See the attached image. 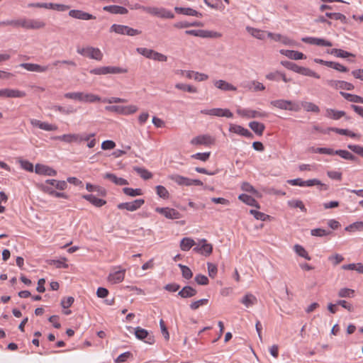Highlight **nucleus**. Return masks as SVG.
<instances>
[{
	"mask_svg": "<svg viewBox=\"0 0 363 363\" xmlns=\"http://www.w3.org/2000/svg\"><path fill=\"white\" fill-rule=\"evenodd\" d=\"M95 136L94 133L91 134H65L60 136H57L55 139L71 143H80L83 141H88L90 138Z\"/></svg>",
	"mask_w": 363,
	"mask_h": 363,
	"instance_id": "nucleus-1",
	"label": "nucleus"
},
{
	"mask_svg": "<svg viewBox=\"0 0 363 363\" xmlns=\"http://www.w3.org/2000/svg\"><path fill=\"white\" fill-rule=\"evenodd\" d=\"M91 74H96V75H105L108 74H123L127 73L128 69L125 68H122L120 67L116 66H106V67H101L98 68L92 69L89 71Z\"/></svg>",
	"mask_w": 363,
	"mask_h": 363,
	"instance_id": "nucleus-2",
	"label": "nucleus"
},
{
	"mask_svg": "<svg viewBox=\"0 0 363 363\" xmlns=\"http://www.w3.org/2000/svg\"><path fill=\"white\" fill-rule=\"evenodd\" d=\"M110 32H114L121 35H127L129 36H135L140 35L141 30L134 29L127 26L113 24L110 28Z\"/></svg>",
	"mask_w": 363,
	"mask_h": 363,
	"instance_id": "nucleus-3",
	"label": "nucleus"
},
{
	"mask_svg": "<svg viewBox=\"0 0 363 363\" xmlns=\"http://www.w3.org/2000/svg\"><path fill=\"white\" fill-rule=\"evenodd\" d=\"M77 52L82 55L99 61L101 60L103 57V54L99 48L89 46L86 48H78Z\"/></svg>",
	"mask_w": 363,
	"mask_h": 363,
	"instance_id": "nucleus-4",
	"label": "nucleus"
},
{
	"mask_svg": "<svg viewBox=\"0 0 363 363\" xmlns=\"http://www.w3.org/2000/svg\"><path fill=\"white\" fill-rule=\"evenodd\" d=\"M271 105L281 110L298 111L300 109L298 104L289 100L278 99L272 101Z\"/></svg>",
	"mask_w": 363,
	"mask_h": 363,
	"instance_id": "nucleus-5",
	"label": "nucleus"
},
{
	"mask_svg": "<svg viewBox=\"0 0 363 363\" xmlns=\"http://www.w3.org/2000/svg\"><path fill=\"white\" fill-rule=\"evenodd\" d=\"M237 113L243 117L247 118H264L268 116V113L260 109L252 110L250 108L238 109Z\"/></svg>",
	"mask_w": 363,
	"mask_h": 363,
	"instance_id": "nucleus-6",
	"label": "nucleus"
},
{
	"mask_svg": "<svg viewBox=\"0 0 363 363\" xmlns=\"http://www.w3.org/2000/svg\"><path fill=\"white\" fill-rule=\"evenodd\" d=\"M143 11L162 18H174V14L164 8L150 7L143 8Z\"/></svg>",
	"mask_w": 363,
	"mask_h": 363,
	"instance_id": "nucleus-7",
	"label": "nucleus"
},
{
	"mask_svg": "<svg viewBox=\"0 0 363 363\" xmlns=\"http://www.w3.org/2000/svg\"><path fill=\"white\" fill-rule=\"evenodd\" d=\"M105 109L108 111L116 112L118 113L128 115L131 114L137 111L138 108L136 106H107Z\"/></svg>",
	"mask_w": 363,
	"mask_h": 363,
	"instance_id": "nucleus-8",
	"label": "nucleus"
},
{
	"mask_svg": "<svg viewBox=\"0 0 363 363\" xmlns=\"http://www.w3.org/2000/svg\"><path fill=\"white\" fill-rule=\"evenodd\" d=\"M135 335L138 340H143L149 345H152L155 342L154 335L140 327L135 328Z\"/></svg>",
	"mask_w": 363,
	"mask_h": 363,
	"instance_id": "nucleus-9",
	"label": "nucleus"
},
{
	"mask_svg": "<svg viewBox=\"0 0 363 363\" xmlns=\"http://www.w3.org/2000/svg\"><path fill=\"white\" fill-rule=\"evenodd\" d=\"M144 203V199H139L131 202L121 203L118 204L117 208L121 210L125 209L129 211H134L140 208Z\"/></svg>",
	"mask_w": 363,
	"mask_h": 363,
	"instance_id": "nucleus-10",
	"label": "nucleus"
},
{
	"mask_svg": "<svg viewBox=\"0 0 363 363\" xmlns=\"http://www.w3.org/2000/svg\"><path fill=\"white\" fill-rule=\"evenodd\" d=\"M155 211L163 215L164 217L169 219H178L181 217V214L178 211L168 207H157L155 208Z\"/></svg>",
	"mask_w": 363,
	"mask_h": 363,
	"instance_id": "nucleus-11",
	"label": "nucleus"
},
{
	"mask_svg": "<svg viewBox=\"0 0 363 363\" xmlns=\"http://www.w3.org/2000/svg\"><path fill=\"white\" fill-rule=\"evenodd\" d=\"M69 16L72 18L79 19V20H83V21H89V20H93L96 19V16H93L91 13H89L87 12H85L82 10H70L69 11Z\"/></svg>",
	"mask_w": 363,
	"mask_h": 363,
	"instance_id": "nucleus-12",
	"label": "nucleus"
},
{
	"mask_svg": "<svg viewBox=\"0 0 363 363\" xmlns=\"http://www.w3.org/2000/svg\"><path fill=\"white\" fill-rule=\"evenodd\" d=\"M24 91L18 89H0V97L4 98H23L26 96Z\"/></svg>",
	"mask_w": 363,
	"mask_h": 363,
	"instance_id": "nucleus-13",
	"label": "nucleus"
},
{
	"mask_svg": "<svg viewBox=\"0 0 363 363\" xmlns=\"http://www.w3.org/2000/svg\"><path fill=\"white\" fill-rule=\"evenodd\" d=\"M301 40L303 43H308L311 45H315L318 46L331 47L333 45L330 41L325 40L323 38H318L314 37H304L302 38Z\"/></svg>",
	"mask_w": 363,
	"mask_h": 363,
	"instance_id": "nucleus-14",
	"label": "nucleus"
},
{
	"mask_svg": "<svg viewBox=\"0 0 363 363\" xmlns=\"http://www.w3.org/2000/svg\"><path fill=\"white\" fill-rule=\"evenodd\" d=\"M326 84L335 89H346V90H352L354 89V86L350 82H347L345 81H340V80H327Z\"/></svg>",
	"mask_w": 363,
	"mask_h": 363,
	"instance_id": "nucleus-15",
	"label": "nucleus"
},
{
	"mask_svg": "<svg viewBox=\"0 0 363 363\" xmlns=\"http://www.w3.org/2000/svg\"><path fill=\"white\" fill-rule=\"evenodd\" d=\"M206 114L218 117H233V113L228 108H214L206 110Z\"/></svg>",
	"mask_w": 363,
	"mask_h": 363,
	"instance_id": "nucleus-16",
	"label": "nucleus"
},
{
	"mask_svg": "<svg viewBox=\"0 0 363 363\" xmlns=\"http://www.w3.org/2000/svg\"><path fill=\"white\" fill-rule=\"evenodd\" d=\"M35 172L38 174L46 176H56L57 172L52 167L45 164H37L35 167Z\"/></svg>",
	"mask_w": 363,
	"mask_h": 363,
	"instance_id": "nucleus-17",
	"label": "nucleus"
},
{
	"mask_svg": "<svg viewBox=\"0 0 363 363\" xmlns=\"http://www.w3.org/2000/svg\"><path fill=\"white\" fill-rule=\"evenodd\" d=\"M229 131L247 138H252L253 137L252 133L249 130L239 125L231 124L229 128Z\"/></svg>",
	"mask_w": 363,
	"mask_h": 363,
	"instance_id": "nucleus-18",
	"label": "nucleus"
},
{
	"mask_svg": "<svg viewBox=\"0 0 363 363\" xmlns=\"http://www.w3.org/2000/svg\"><path fill=\"white\" fill-rule=\"evenodd\" d=\"M280 53L288 58L294 60H303L306 58V56L304 54L296 50H281Z\"/></svg>",
	"mask_w": 363,
	"mask_h": 363,
	"instance_id": "nucleus-19",
	"label": "nucleus"
},
{
	"mask_svg": "<svg viewBox=\"0 0 363 363\" xmlns=\"http://www.w3.org/2000/svg\"><path fill=\"white\" fill-rule=\"evenodd\" d=\"M20 66L27 69L28 71L37 72H44L49 69V65L41 66L40 65L33 63H22L20 65Z\"/></svg>",
	"mask_w": 363,
	"mask_h": 363,
	"instance_id": "nucleus-20",
	"label": "nucleus"
},
{
	"mask_svg": "<svg viewBox=\"0 0 363 363\" xmlns=\"http://www.w3.org/2000/svg\"><path fill=\"white\" fill-rule=\"evenodd\" d=\"M125 272V269H121L110 273L108 277V281L111 282L112 284L121 282L124 279Z\"/></svg>",
	"mask_w": 363,
	"mask_h": 363,
	"instance_id": "nucleus-21",
	"label": "nucleus"
},
{
	"mask_svg": "<svg viewBox=\"0 0 363 363\" xmlns=\"http://www.w3.org/2000/svg\"><path fill=\"white\" fill-rule=\"evenodd\" d=\"M104 178L110 180L113 184L118 186L128 185L129 184L126 179L118 177L116 174L112 173H106Z\"/></svg>",
	"mask_w": 363,
	"mask_h": 363,
	"instance_id": "nucleus-22",
	"label": "nucleus"
},
{
	"mask_svg": "<svg viewBox=\"0 0 363 363\" xmlns=\"http://www.w3.org/2000/svg\"><path fill=\"white\" fill-rule=\"evenodd\" d=\"M103 10L113 14H127L128 12L126 8L116 5L106 6Z\"/></svg>",
	"mask_w": 363,
	"mask_h": 363,
	"instance_id": "nucleus-23",
	"label": "nucleus"
},
{
	"mask_svg": "<svg viewBox=\"0 0 363 363\" xmlns=\"http://www.w3.org/2000/svg\"><path fill=\"white\" fill-rule=\"evenodd\" d=\"M82 198L89 201L96 207H101L106 203L105 200L99 199L93 194H85L82 196Z\"/></svg>",
	"mask_w": 363,
	"mask_h": 363,
	"instance_id": "nucleus-24",
	"label": "nucleus"
},
{
	"mask_svg": "<svg viewBox=\"0 0 363 363\" xmlns=\"http://www.w3.org/2000/svg\"><path fill=\"white\" fill-rule=\"evenodd\" d=\"M214 86L223 91H236L237 88L233 84L224 81V80H216L214 81Z\"/></svg>",
	"mask_w": 363,
	"mask_h": 363,
	"instance_id": "nucleus-25",
	"label": "nucleus"
},
{
	"mask_svg": "<svg viewBox=\"0 0 363 363\" xmlns=\"http://www.w3.org/2000/svg\"><path fill=\"white\" fill-rule=\"evenodd\" d=\"M345 115V112L343 111H337L333 108H327L325 110V116L327 118L333 119V120H339L342 117Z\"/></svg>",
	"mask_w": 363,
	"mask_h": 363,
	"instance_id": "nucleus-26",
	"label": "nucleus"
},
{
	"mask_svg": "<svg viewBox=\"0 0 363 363\" xmlns=\"http://www.w3.org/2000/svg\"><path fill=\"white\" fill-rule=\"evenodd\" d=\"M174 11L179 14L186 15V16H201V13H199L198 11L196 10L191 9V8H184V7H178L176 6L174 8Z\"/></svg>",
	"mask_w": 363,
	"mask_h": 363,
	"instance_id": "nucleus-27",
	"label": "nucleus"
},
{
	"mask_svg": "<svg viewBox=\"0 0 363 363\" xmlns=\"http://www.w3.org/2000/svg\"><path fill=\"white\" fill-rule=\"evenodd\" d=\"M327 52L328 54L333 55L335 57H341V58H346V57H350V56L354 57V55L352 53L349 52L345 50H343L342 49L333 48L332 50H328Z\"/></svg>",
	"mask_w": 363,
	"mask_h": 363,
	"instance_id": "nucleus-28",
	"label": "nucleus"
},
{
	"mask_svg": "<svg viewBox=\"0 0 363 363\" xmlns=\"http://www.w3.org/2000/svg\"><path fill=\"white\" fill-rule=\"evenodd\" d=\"M246 30L251 35L256 38L257 39L263 40L265 38V31L250 26H247Z\"/></svg>",
	"mask_w": 363,
	"mask_h": 363,
	"instance_id": "nucleus-29",
	"label": "nucleus"
},
{
	"mask_svg": "<svg viewBox=\"0 0 363 363\" xmlns=\"http://www.w3.org/2000/svg\"><path fill=\"white\" fill-rule=\"evenodd\" d=\"M238 199L240 201H242L243 203H245L249 206H255L258 208H259V203H257V201L254 198H252L251 196L242 194L238 196Z\"/></svg>",
	"mask_w": 363,
	"mask_h": 363,
	"instance_id": "nucleus-30",
	"label": "nucleus"
},
{
	"mask_svg": "<svg viewBox=\"0 0 363 363\" xmlns=\"http://www.w3.org/2000/svg\"><path fill=\"white\" fill-rule=\"evenodd\" d=\"M249 127L258 135H262L265 129V125L257 121L250 122Z\"/></svg>",
	"mask_w": 363,
	"mask_h": 363,
	"instance_id": "nucleus-31",
	"label": "nucleus"
},
{
	"mask_svg": "<svg viewBox=\"0 0 363 363\" xmlns=\"http://www.w3.org/2000/svg\"><path fill=\"white\" fill-rule=\"evenodd\" d=\"M196 291L189 286H184L179 291L178 295L182 298H189L195 296Z\"/></svg>",
	"mask_w": 363,
	"mask_h": 363,
	"instance_id": "nucleus-32",
	"label": "nucleus"
},
{
	"mask_svg": "<svg viewBox=\"0 0 363 363\" xmlns=\"http://www.w3.org/2000/svg\"><path fill=\"white\" fill-rule=\"evenodd\" d=\"M240 302L247 308H249L257 303V298L252 294H247L242 298Z\"/></svg>",
	"mask_w": 363,
	"mask_h": 363,
	"instance_id": "nucleus-33",
	"label": "nucleus"
},
{
	"mask_svg": "<svg viewBox=\"0 0 363 363\" xmlns=\"http://www.w3.org/2000/svg\"><path fill=\"white\" fill-rule=\"evenodd\" d=\"M329 130L333 132H335L337 134L347 135L352 138H356L359 137V135L354 133L347 129H342V128H330Z\"/></svg>",
	"mask_w": 363,
	"mask_h": 363,
	"instance_id": "nucleus-34",
	"label": "nucleus"
},
{
	"mask_svg": "<svg viewBox=\"0 0 363 363\" xmlns=\"http://www.w3.org/2000/svg\"><path fill=\"white\" fill-rule=\"evenodd\" d=\"M46 184H48L49 185L54 186L59 190H65L67 186V182L65 181H59L56 179H47Z\"/></svg>",
	"mask_w": 363,
	"mask_h": 363,
	"instance_id": "nucleus-35",
	"label": "nucleus"
},
{
	"mask_svg": "<svg viewBox=\"0 0 363 363\" xmlns=\"http://www.w3.org/2000/svg\"><path fill=\"white\" fill-rule=\"evenodd\" d=\"M101 99L100 96L91 94V93H84L82 92V102L85 103H94L96 101H100Z\"/></svg>",
	"mask_w": 363,
	"mask_h": 363,
	"instance_id": "nucleus-36",
	"label": "nucleus"
},
{
	"mask_svg": "<svg viewBox=\"0 0 363 363\" xmlns=\"http://www.w3.org/2000/svg\"><path fill=\"white\" fill-rule=\"evenodd\" d=\"M335 155H339L340 157L347 160L356 161L357 160V157L349 151L345 150H335Z\"/></svg>",
	"mask_w": 363,
	"mask_h": 363,
	"instance_id": "nucleus-37",
	"label": "nucleus"
},
{
	"mask_svg": "<svg viewBox=\"0 0 363 363\" xmlns=\"http://www.w3.org/2000/svg\"><path fill=\"white\" fill-rule=\"evenodd\" d=\"M133 170L137 172V174H138L143 179L147 180L152 177V174L145 168L134 167Z\"/></svg>",
	"mask_w": 363,
	"mask_h": 363,
	"instance_id": "nucleus-38",
	"label": "nucleus"
},
{
	"mask_svg": "<svg viewBox=\"0 0 363 363\" xmlns=\"http://www.w3.org/2000/svg\"><path fill=\"white\" fill-rule=\"evenodd\" d=\"M297 73L302 74L303 76L315 77L316 79H319L320 77L318 74H317L312 69L301 66H299L298 71Z\"/></svg>",
	"mask_w": 363,
	"mask_h": 363,
	"instance_id": "nucleus-39",
	"label": "nucleus"
},
{
	"mask_svg": "<svg viewBox=\"0 0 363 363\" xmlns=\"http://www.w3.org/2000/svg\"><path fill=\"white\" fill-rule=\"evenodd\" d=\"M53 110L59 111L63 114L69 115L71 113H74L77 111V110L72 106H69L67 107L56 105L52 108Z\"/></svg>",
	"mask_w": 363,
	"mask_h": 363,
	"instance_id": "nucleus-40",
	"label": "nucleus"
},
{
	"mask_svg": "<svg viewBox=\"0 0 363 363\" xmlns=\"http://www.w3.org/2000/svg\"><path fill=\"white\" fill-rule=\"evenodd\" d=\"M29 29H41L45 26V23L39 19H29L28 18Z\"/></svg>",
	"mask_w": 363,
	"mask_h": 363,
	"instance_id": "nucleus-41",
	"label": "nucleus"
},
{
	"mask_svg": "<svg viewBox=\"0 0 363 363\" xmlns=\"http://www.w3.org/2000/svg\"><path fill=\"white\" fill-rule=\"evenodd\" d=\"M201 23L198 21L188 22V21H180L174 23L173 26L176 28H186L191 26H201Z\"/></svg>",
	"mask_w": 363,
	"mask_h": 363,
	"instance_id": "nucleus-42",
	"label": "nucleus"
},
{
	"mask_svg": "<svg viewBox=\"0 0 363 363\" xmlns=\"http://www.w3.org/2000/svg\"><path fill=\"white\" fill-rule=\"evenodd\" d=\"M194 245V241L189 238H184L180 242V247L183 251L189 250Z\"/></svg>",
	"mask_w": 363,
	"mask_h": 363,
	"instance_id": "nucleus-43",
	"label": "nucleus"
},
{
	"mask_svg": "<svg viewBox=\"0 0 363 363\" xmlns=\"http://www.w3.org/2000/svg\"><path fill=\"white\" fill-rule=\"evenodd\" d=\"M287 204L289 207L298 208L302 212H304V213H306L307 211L303 203L301 200H296V199L289 200V201H288Z\"/></svg>",
	"mask_w": 363,
	"mask_h": 363,
	"instance_id": "nucleus-44",
	"label": "nucleus"
},
{
	"mask_svg": "<svg viewBox=\"0 0 363 363\" xmlns=\"http://www.w3.org/2000/svg\"><path fill=\"white\" fill-rule=\"evenodd\" d=\"M37 186L43 192L46 193L51 196H53L55 192L56 191L53 189V188L50 185H49L48 184H46V181L45 182V183L38 184Z\"/></svg>",
	"mask_w": 363,
	"mask_h": 363,
	"instance_id": "nucleus-45",
	"label": "nucleus"
},
{
	"mask_svg": "<svg viewBox=\"0 0 363 363\" xmlns=\"http://www.w3.org/2000/svg\"><path fill=\"white\" fill-rule=\"evenodd\" d=\"M325 16L330 19L340 21L342 23H346L347 21L346 16L340 13L326 12Z\"/></svg>",
	"mask_w": 363,
	"mask_h": 363,
	"instance_id": "nucleus-46",
	"label": "nucleus"
},
{
	"mask_svg": "<svg viewBox=\"0 0 363 363\" xmlns=\"http://www.w3.org/2000/svg\"><path fill=\"white\" fill-rule=\"evenodd\" d=\"M294 251L300 257H303L307 260H311V257L308 255L306 250L301 245H294Z\"/></svg>",
	"mask_w": 363,
	"mask_h": 363,
	"instance_id": "nucleus-47",
	"label": "nucleus"
},
{
	"mask_svg": "<svg viewBox=\"0 0 363 363\" xmlns=\"http://www.w3.org/2000/svg\"><path fill=\"white\" fill-rule=\"evenodd\" d=\"M331 233V231L323 228H315L311 230V235L316 237H324Z\"/></svg>",
	"mask_w": 363,
	"mask_h": 363,
	"instance_id": "nucleus-48",
	"label": "nucleus"
},
{
	"mask_svg": "<svg viewBox=\"0 0 363 363\" xmlns=\"http://www.w3.org/2000/svg\"><path fill=\"white\" fill-rule=\"evenodd\" d=\"M123 192L130 196H140L143 194V191L140 189H132L125 187L123 189Z\"/></svg>",
	"mask_w": 363,
	"mask_h": 363,
	"instance_id": "nucleus-49",
	"label": "nucleus"
},
{
	"mask_svg": "<svg viewBox=\"0 0 363 363\" xmlns=\"http://www.w3.org/2000/svg\"><path fill=\"white\" fill-rule=\"evenodd\" d=\"M354 291L348 288L340 289L338 291V296L340 298H352L354 296Z\"/></svg>",
	"mask_w": 363,
	"mask_h": 363,
	"instance_id": "nucleus-50",
	"label": "nucleus"
},
{
	"mask_svg": "<svg viewBox=\"0 0 363 363\" xmlns=\"http://www.w3.org/2000/svg\"><path fill=\"white\" fill-rule=\"evenodd\" d=\"M281 65H283L286 69L291 70L296 73H297L298 71L299 66L293 62L283 60L281 61Z\"/></svg>",
	"mask_w": 363,
	"mask_h": 363,
	"instance_id": "nucleus-51",
	"label": "nucleus"
},
{
	"mask_svg": "<svg viewBox=\"0 0 363 363\" xmlns=\"http://www.w3.org/2000/svg\"><path fill=\"white\" fill-rule=\"evenodd\" d=\"M302 106L308 112L318 113L320 111L319 107L312 102H303Z\"/></svg>",
	"mask_w": 363,
	"mask_h": 363,
	"instance_id": "nucleus-52",
	"label": "nucleus"
},
{
	"mask_svg": "<svg viewBox=\"0 0 363 363\" xmlns=\"http://www.w3.org/2000/svg\"><path fill=\"white\" fill-rule=\"evenodd\" d=\"M340 94L346 100L353 103H359V96L352 94L350 93L340 91Z\"/></svg>",
	"mask_w": 363,
	"mask_h": 363,
	"instance_id": "nucleus-53",
	"label": "nucleus"
},
{
	"mask_svg": "<svg viewBox=\"0 0 363 363\" xmlns=\"http://www.w3.org/2000/svg\"><path fill=\"white\" fill-rule=\"evenodd\" d=\"M313 152L315 153L325 154L328 155H335V150L329 147H317L313 148Z\"/></svg>",
	"mask_w": 363,
	"mask_h": 363,
	"instance_id": "nucleus-54",
	"label": "nucleus"
},
{
	"mask_svg": "<svg viewBox=\"0 0 363 363\" xmlns=\"http://www.w3.org/2000/svg\"><path fill=\"white\" fill-rule=\"evenodd\" d=\"M178 267L181 269L182 277L184 279H189L192 277L193 274L189 267L182 264H179Z\"/></svg>",
	"mask_w": 363,
	"mask_h": 363,
	"instance_id": "nucleus-55",
	"label": "nucleus"
},
{
	"mask_svg": "<svg viewBox=\"0 0 363 363\" xmlns=\"http://www.w3.org/2000/svg\"><path fill=\"white\" fill-rule=\"evenodd\" d=\"M67 260V258L62 257L60 259H58V260H55V259L50 260V264H55L57 268L67 269L68 264L66 263Z\"/></svg>",
	"mask_w": 363,
	"mask_h": 363,
	"instance_id": "nucleus-56",
	"label": "nucleus"
},
{
	"mask_svg": "<svg viewBox=\"0 0 363 363\" xmlns=\"http://www.w3.org/2000/svg\"><path fill=\"white\" fill-rule=\"evenodd\" d=\"M156 191H157V194L160 198L168 199L169 196V194L168 191L167 190V189L162 185H158L156 186Z\"/></svg>",
	"mask_w": 363,
	"mask_h": 363,
	"instance_id": "nucleus-57",
	"label": "nucleus"
},
{
	"mask_svg": "<svg viewBox=\"0 0 363 363\" xmlns=\"http://www.w3.org/2000/svg\"><path fill=\"white\" fill-rule=\"evenodd\" d=\"M175 87L177 89H180V90H182V91H188V92H190V93H193V92H196V88L194 87L193 86L185 84H182V83L177 84L175 85Z\"/></svg>",
	"mask_w": 363,
	"mask_h": 363,
	"instance_id": "nucleus-58",
	"label": "nucleus"
},
{
	"mask_svg": "<svg viewBox=\"0 0 363 363\" xmlns=\"http://www.w3.org/2000/svg\"><path fill=\"white\" fill-rule=\"evenodd\" d=\"M136 50L139 54H140L149 59H152V54L154 52L153 50L147 49L145 48H138L136 49Z\"/></svg>",
	"mask_w": 363,
	"mask_h": 363,
	"instance_id": "nucleus-59",
	"label": "nucleus"
},
{
	"mask_svg": "<svg viewBox=\"0 0 363 363\" xmlns=\"http://www.w3.org/2000/svg\"><path fill=\"white\" fill-rule=\"evenodd\" d=\"M250 213L257 220L263 221L266 220V219L269 217V216L266 215L265 213L254 209H251L250 211Z\"/></svg>",
	"mask_w": 363,
	"mask_h": 363,
	"instance_id": "nucleus-60",
	"label": "nucleus"
},
{
	"mask_svg": "<svg viewBox=\"0 0 363 363\" xmlns=\"http://www.w3.org/2000/svg\"><path fill=\"white\" fill-rule=\"evenodd\" d=\"M64 96L66 99L76 100L82 102V92H69L65 94Z\"/></svg>",
	"mask_w": 363,
	"mask_h": 363,
	"instance_id": "nucleus-61",
	"label": "nucleus"
},
{
	"mask_svg": "<svg viewBox=\"0 0 363 363\" xmlns=\"http://www.w3.org/2000/svg\"><path fill=\"white\" fill-rule=\"evenodd\" d=\"M207 266L209 277L211 278H215L218 272L217 265L211 262H208Z\"/></svg>",
	"mask_w": 363,
	"mask_h": 363,
	"instance_id": "nucleus-62",
	"label": "nucleus"
},
{
	"mask_svg": "<svg viewBox=\"0 0 363 363\" xmlns=\"http://www.w3.org/2000/svg\"><path fill=\"white\" fill-rule=\"evenodd\" d=\"M347 147L354 153L363 157V146L350 144L347 145Z\"/></svg>",
	"mask_w": 363,
	"mask_h": 363,
	"instance_id": "nucleus-63",
	"label": "nucleus"
},
{
	"mask_svg": "<svg viewBox=\"0 0 363 363\" xmlns=\"http://www.w3.org/2000/svg\"><path fill=\"white\" fill-rule=\"evenodd\" d=\"M241 188L245 191L250 192L255 195L258 194L257 191L250 184L247 182L242 183Z\"/></svg>",
	"mask_w": 363,
	"mask_h": 363,
	"instance_id": "nucleus-64",
	"label": "nucleus"
}]
</instances>
